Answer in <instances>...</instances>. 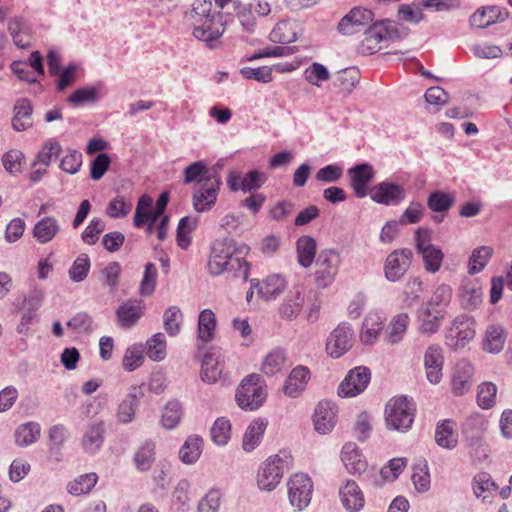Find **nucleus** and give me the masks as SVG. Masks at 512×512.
Segmentation results:
<instances>
[{
    "label": "nucleus",
    "mask_w": 512,
    "mask_h": 512,
    "mask_svg": "<svg viewBox=\"0 0 512 512\" xmlns=\"http://www.w3.org/2000/svg\"><path fill=\"white\" fill-rule=\"evenodd\" d=\"M424 8L441 11L445 8V3L443 0H416L411 4H402L398 8V17L402 21L418 24L423 20Z\"/></svg>",
    "instance_id": "nucleus-15"
},
{
    "label": "nucleus",
    "mask_w": 512,
    "mask_h": 512,
    "mask_svg": "<svg viewBox=\"0 0 512 512\" xmlns=\"http://www.w3.org/2000/svg\"><path fill=\"white\" fill-rule=\"evenodd\" d=\"M415 245L421 255L424 267L428 272H437L442 264L444 254L441 248L432 243L431 232L425 228H418L415 232Z\"/></svg>",
    "instance_id": "nucleus-7"
},
{
    "label": "nucleus",
    "mask_w": 512,
    "mask_h": 512,
    "mask_svg": "<svg viewBox=\"0 0 512 512\" xmlns=\"http://www.w3.org/2000/svg\"><path fill=\"white\" fill-rule=\"evenodd\" d=\"M62 151V146L54 138L48 139L44 142L41 147V150L38 152L35 161L33 162V166L37 164H42L45 167L49 166L53 158H57Z\"/></svg>",
    "instance_id": "nucleus-51"
},
{
    "label": "nucleus",
    "mask_w": 512,
    "mask_h": 512,
    "mask_svg": "<svg viewBox=\"0 0 512 512\" xmlns=\"http://www.w3.org/2000/svg\"><path fill=\"white\" fill-rule=\"evenodd\" d=\"M208 273L219 276L226 271H234L235 276L246 280L250 265L235 253V246L230 239H218L213 242L207 263Z\"/></svg>",
    "instance_id": "nucleus-2"
},
{
    "label": "nucleus",
    "mask_w": 512,
    "mask_h": 512,
    "mask_svg": "<svg viewBox=\"0 0 512 512\" xmlns=\"http://www.w3.org/2000/svg\"><path fill=\"white\" fill-rule=\"evenodd\" d=\"M370 197L376 203L395 206L405 199L406 191L401 185L384 181L371 189Z\"/></svg>",
    "instance_id": "nucleus-16"
},
{
    "label": "nucleus",
    "mask_w": 512,
    "mask_h": 512,
    "mask_svg": "<svg viewBox=\"0 0 512 512\" xmlns=\"http://www.w3.org/2000/svg\"><path fill=\"white\" fill-rule=\"evenodd\" d=\"M202 439L189 436L179 450V458L185 464L195 463L201 455Z\"/></svg>",
    "instance_id": "nucleus-43"
},
{
    "label": "nucleus",
    "mask_w": 512,
    "mask_h": 512,
    "mask_svg": "<svg viewBox=\"0 0 512 512\" xmlns=\"http://www.w3.org/2000/svg\"><path fill=\"white\" fill-rule=\"evenodd\" d=\"M296 248L299 264L304 268L311 266L316 256L315 239L308 235L301 236L297 240Z\"/></svg>",
    "instance_id": "nucleus-40"
},
{
    "label": "nucleus",
    "mask_w": 512,
    "mask_h": 512,
    "mask_svg": "<svg viewBox=\"0 0 512 512\" xmlns=\"http://www.w3.org/2000/svg\"><path fill=\"white\" fill-rule=\"evenodd\" d=\"M144 314L142 301H128L119 306L117 318L123 328L133 327Z\"/></svg>",
    "instance_id": "nucleus-33"
},
{
    "label": "nucleus",
    "mask_w": 512,
    "mask_h": 512,
    "mask_svg": "<svg viewBox=\"0 0 512 512\" xmlns=\"http://www.w3.org/2000/svg\"><path fill=\"white\" fill-rule=\"evenodd\" d=\"M183 314L178 306L168 307L163 314V326L170 337L177 336L181 331Z\"/></svg>",
    "instance_id": "nucleus-44"
},
{
    "label": "nucleus",
    "mask_w": 512,
    "mask_h": 512,
    "mask_svg": "<svg viewBox=\"0 0 512 512\" xmlns=\"http://www.w3.org/2000/svg\"><path fill=\"white\" fill-rule=\"evenodd\" d=\"M33 106L26 98L16 100L13 107L12 128L17 132H22L32 127Z\"/></svg>",
    "instance_id": "nucleus-29"
},
{
    "label": "nucleus",
    "mask_w": 512,
    "mask_h": 512,
    "mask_svg": "<svg viewBox=\"0 0 512 512\" xmlns=\"http://www.w3.org/2000/svg\"><path fill=\"white\" fill-rule=\"evenodd\" d=\"M384 318L377 312H370L364 319L360 340L364 345H373L383 331Z\"/></svg>",
    "instance_id": "nucleus-30"
},
{
    "label": "nucleus",
    "mask_w": 512,
    "mask_h": 512,
    "mask_svg": "<svg viewBox=\"0 0 512 512\" xmlns=\"http://www.w3.org/2000/svg\"><path fill=\"white\" fill-rule=\"evenodd\" d=\"M459 299L466 310L477 309L483 301L482 285L477 279L464 278L460 287Z\"/></svg>",
    "instance_id": "nucleus-21"
},
{
    "label": "nucleus",
    "mask_w": 512,
    "mask_h": 512,
    "mask_svg": "<svg viewBox=\"0 0 512 512\" xmlns=\"http://www.w3.org/2000/svg\"><path fill=\"white\" fill-rule=\"evenodd\" d=\"M41 427L37 422H27L20 425L14 434L15 442L21 447L35 443L40 437Z\"/></svg>",
    "instance_id": "nucleus-41"
},
{
    "label": "nucleus",
    "mask_w": 512,
    "mask_h": 512,
    "mask_svg": "<svg viewBox=\"0 0 512 512\" xmlns=\"http://www.w3.org/2000/svg\"><path fill=\"white\" fill-rule=\"evenodd\" d=\"M385 414L390 429L404 432L410 429L414 422L415 406L406 396H400L387 403Z\"/></svg>",
    "instance_id": "nucleus-4"
},
{
    "label": "nucleus",
    "mask_w": 512,
    "mask_h": 512,
    "mask_svg": "<svg viewBox=\"0 0 512 512\" xmlns=\"http://www.w3.org/2000/svg\"><path fill=\"white\" fill-rule=\"evenodd\" d=\"M266 181V175L258 170H251L244 176L230 175L228 186L232 191L242 190L243 192H252L259 189Z\"/></svg>",
    "instance_id": "nucleus-24"
},
{
    "label": "nucleus",
    "mask_w": 512,
    "mask_h": 512,
    "mask_svg": "<svg viewBox=\"0 0 512 512\" xmlns=\"http://www.w3.org/2000/svg\"><path fill=\"white\" fill-rule=\"evenodd\" d=\"M199 218L185 216L180 219L177 227V244L180 248L186 250L191 244L190 234L196 229Z\"/></svg>",
    "instance_id": "nucleus-42"
},
{
    "label": "nucleus",
    "mask_w": 512,
    "mask_h": 512,
    "mask_svg": "<svg viewBox=\"0 0 512 512\" xmlns=\"http://www.w3.org/2000/svg\"><path fill=\"white\" fill-rule=\"evenodd\" d=\"M399 38L396 25L391 20H381L373 23L364 32L362 40V51L374 54L383 48V44L390 40Z\"/></svg>",
    "instance_id": "nucleus-5"
},
{
    "label": "nucleus",
    "mask_w": 512,
    "mask_h": 512,
    "mask_svg": "<svg viewBox=\"0 0 512 512\" xmlns=\"http://www.w3.org/2000/svg\"><path fill=\"white\" fill-rule=\"evenodd\" d=\"M497 394V387L492 382H485L479 385L477 392V403L482 409H489L494 406Z\"/></svg>",
    "instance_id": "nucleus-64"
},
{
    "label": "nucleus",
    "mask_w": 512,
    "mask_h": 512,
    "mask_svg": "<svg viewBox=\"0 0 512 512\" xmlns=\"http://www.w3.org/2000/svg\"><path fill=\"white\" fill-rule=\"evenodd\" d=\"M411 257L412 251L406 248L390 253L384 267L386 279L391 282L401 279L411 264Z\"/></svg>",
    "instance_id": "nucleus-14"
},
{
    "label": "nucleus",
    "mask_w": 512,
    "mask_h": 512,
    "mask_svg": "<svg viewBox=\"0 0 512 512\" xmlns=\"http://www.w3.org/2000/svg\"><path fill=\"white\" fill-rule=\"evenodd\" d=\"M303 304L304 294L302 290L299 288L291 290L280 307V314L283 318L291 320L297 317L302 310Z\"/></svg>",
    "instance_id": "nucleus-39"
},
{
    "label": "nucleus",
    "mask_w": 512,
    "mask_h": 512,
    "mask_svg": "<svg viewBox=\"0 0 512 512\" xmlns=\"http://www.w3.org/2000/svg\"><path fill=\"white\" fill-rule=\"evenodd\" d=\"M452 289L449 285L438 286L426 307L423 309L424 316H431L433 313H440L451 301Z\"/></svg>",
    "instance_id": "nucleus-35"
},
{
    "label": "nucleus",
    "mask_w": 512,
    "mask_h": 512,
    "mask_svg": "<svg viewBox=\"0 0 512 512\" xmlns=\"http://www.w3.org/2000/svg\"><path fill=\"white\" fill-rule=\"evenodd\" d=\"M98 476L96 473L80 475L67 484V491L73 496L89 493L96 485Z\"/></svg>",
    "instance_id": "nucleus-46"
},
{
    "label": "nucleus",
    "mask_w": 512,
    "mask_h": 512,
    "mask_svg": "<svg viewBox=\"0 0 512 512\" xmlns=\"http://www.w3.org/2000/svg\"><path fill=\"white\" fill-rule=\"evenodd\" d=\"M455 203V198L443 191L432 192L427 199V205L430 210L437 213L447 212Z\"/></svg>",
    "instance_id": "nucleus-54"
},
{
    "label": "nucleus",
    "mask_w": 512,
    "mask_h": 512,
    "mask_svg": "<svg viewBox=\"0 0 512 512\" xmlns=\"http://www.w3.org/2000/svg\"><path fill=\"white\" fill-rule=\"evenodd\" d=\"M250 283L251 287L256 288L258 295L265 301L276 299L286 287L285 279L278 274L267 276L261 282L257 279H252Z\"/></svg>",
    "instance_id": "nucleus-23"
},
{
    "label": "nucleus",
    "mask_w": 512,
    "mask_h": 512,
    "mask_svg": "<svg viewBox=\"0 0 512 512\" xmlns=\"http://www.w3.org/2000/svg\"><path fill=\"white\" fill-rule=\"evenodd\" d=\"M155 460V444L145 441L134 455V463L140 471H148Z\"/></svg>",
    "instance_id": "nucleus-48"
},
{
    "label": "nucleus",
    "mask_w": 512,
    "mask_h": 512,
    "mask_svg": "<svg viewBox=\"0 0 512 512\" xmlns=\"http://www.w3.org/2000/svg\"><path fill=\"white\" fill-rule=\"evenodd\" d=\"M348 174L351 178V187L357 198H364L368 191V184L374 178L373 167L368 163H362L355 165L348 170Z\"/></svg>",
    "instance_id": "nucleus-22"
},
{
    "label": "nucleus",
    "mask_w": 512,
    "mask_h": 512,
    "mask_svg": "<svg viewBox=\"0 0 512 512\" xmlns=\"http://www.w3.org/2000/svg\"><path fill=\"white\" fill-rule=\"evenodd\" d=\"M147 356L156 362L166 357V338L163 333L154 334L146 343Z\"/></svg>",
    "instance_id": "nucleus-55"
},
{
    "label": "nucleus",
    "mask_w": 512,
    "mask_h": 512,
    "mask_svg": "<svg viewBox=\"0 0 512 512\" xmlns=\"http://www.w3.org/2000/svg\"><path fill=\"white\" fill-rule=\"evenodd\" d=\"M60 226L54 217H44L38 221L33 229V236L42 244L50 242L59 232Z\"/></svg>",
    "instance_id": "nucleus-38"
},
{
    "label": "nucleus",
    "mask_w": 512,
    "mask_h": 512,
    "mask_svg": "<svg viewBox=\"0 0 512 512\" xmlns=\"http://www.w3.org/2000/svg\"><path fill=\"white\" fill-rule=\"evenodd\" d=\"M476 321L468 314L455 317L446 334L447 344L454 350L464 348L476 335Z\"/></svg>",
    "instance_id": "nucleus-8"
},
{
    "label": "nucleus",
    "mask_w": 512,
    "mask_h": 512,
    "mask_svg": "<svg viewBox=\"0 0 512 512\" xmlns=\"http://www.w3.org/2000/svg\"><path fill=\"white\" fill-rule=\"evenodd\" d=\"M436 443L446 449H453L457 444V439L454 437L452 422L444 420L437 424L435 430Z\"/></svg>",
    "instance_id": "nucleus-50"
},
{
    "label": "nucleus",
    "mask_w": 512,
    "mask_h": 512,
    "mask_svg": "<svg viewBox=\"0 0 512 512\" xmlns=\"http://www.w3.org/2000/svg\"><path fill=\"white\" fill-rule=\"evenodd\" d=\"M144 362V346L141 343L128 347L124 353L122 365L125 371L132 372Z\"/></svg>",
    "instance_id": "nucleus-52"
},
{
    "label": "nucleus",
    "mask_w": 512,
    "mask_h": 512,
    "mask_svg": "<svg viewBox=\"0 0 512 512\" xmlns=\"http://www.w3.org/2000/svg\"><path fill=\"white\" fill-rule=\"evenodd\" d=\"M267 397L266 387L262 376L250 374L238 386L235 400L243 410L254 411L262 406Z\"/></svg>",
    "instance_id": "nucleus-3"
},
{
    "label": "nucleus",
    "mask_w": 512,
    "mask_h": 512,
    "mask_svg": "<svg viewBox=\"0 0 512 512\" xmlns=\"http://www.w3.org/2000/svg\"><path fill=\"white\" fill-rule=\"evenodd\" d=\"M505 336L500 326L491 325L487 328L483 340V349L490 353H498L503 349Z\"/></svg>",
    "instance_id": "nucleus-47"
},
{
    "label": "nucleus",
    "mask_w": 512,
    "mask_h": 512,
    "mask_svg": "<svg viewBox=\"0 0 512 512\" xmlns=\"http://www.w3.org/2000/svg\"><path fill=\"white\" fill-rule=\"evenodd\" d=\"M444 356L442 348L437 344L427 347L424 353L426 377L432 384H438L442 378Z\"/></svg>",
    "instance_id": "nucleus-17"
},
{
    "label": "nucleus",
    "mask_w": 512,
    "mask_h": 512,
    "mask_svg": "<svg viewBox=\"0 0 512 512\" xmlns=\"http://www.w3.org/2000/svg\"><path fill=\"white\" fill-rule=\"evenodd\" d=\"M313 483L310 477L304 473H297L288 482V496L290 504L302 510L311 501Z\"/></svg>",
    "instance_id": "nucleus-12"
},
{
    "label": "nucleus",
    "mask_w": 512,
    "mask_h": 512,
    "mask_svg": "<svg viewBox=\"0 0 512 512\" xmlns=\"http://www.w3.org/2000/svg\"><path fill=\"white\" fill-rule=\"evenodd\" d=\"M211 439L218 446H225L231 437V422L226 417L217 418L211 429Z\"/></svg>",
    "instance_id": "nucleus-49"
},
{
    "label": "nucleus",
    "mask_w": 512,
    "mask_h": 512,
    "mask_svg": "<svg viewBox=\"0 0 512 512\" xmlns=\"http://www.w3.org/2000/svg\"><path fill=\"white\" fill-rule=\"evenodd\" d=\"M216 175H218L217 172L211 171L207 167V163L200 160L191 163L183 170V183L197 186L201 182L206 181V179L213 178Z\"/></svg>",
    "instance_id": "nucleus-36"
},
{
    "label": "nucleus",
    "mask_w": 512,
    "mask_h": 512,
    "mask_svg": "<svg viewBox=\"0 0 512 512\" xmlns=\"http://www.w3.org/2000/svg\"><path fill=\"white\" fill-rule=\"evenodd\" d=\"M474 368L466 360L459 361L452 374V391L455 395H463L472 387Z\"/></svg>",
    "instance_id": "nucleus-26"
},
{
    "label": "nucleus",
    "mask_w": 512,
    "mask_h": 512,
    "mask_svg": "<svg viewBox=\"0 0 512 512\" xmlns=\"http://www.w3.org/2000/svg\"><path fill=\"white\" fill-rule=\"evenodd\" d=\"M371 379L369 368L358 366L351 369L338 387V394L342 397H354L362 393Z\"/></svg>",
    "instance_id": "nucleus-13"
},
{
    "label": "nucleus",
    "mask_w": 512,
    "mask_h": 512,
    "mask_svg": "<svg viewBox=\"0 0 512 512\" xmlns=\"http://www.w3.org/2000/svg\"><path fill=\"white\" fill-rule=\"evenodd\" d=\"M310 379V371L307 367L299 365L288 375L283 392L290 398H297L306 388Z\"/></svg>",
    "instance_id": "nucleus-27"
},
{
    "label": "nucleus",
    "mask_w": 512,
    "mask_h": 512,
    "mask_svg": "<svg viewBox=\"0 0 512 512\" xmlns=\"http://www.w3.org/2000/svg\"><path fill=\"white\" fill-rule=\"evenodd\" d=\"M313 422L319 433L331 432L337 422L336 406L329 401H320L315 408Z\"/></svg>",
    "instance_id": "nucleus-20"
},
{
    "label": "nucleus",
    "mask_w": 512,
    "mask_h": 512,
    "mask_svg": "<svg viewBox=\"0 0 512 512\" xmlns=\"http://www.w3.org/2000/svg\"><path fill=\"white\" fill-rule=\"evenodd\" d=\"M286 363V354L283 349L276 348L272 350L262 363L264 374L272 376L281 372Z\"/></svg>",
    "instance_id": "nucleus-45"
},
{
    "label": "nucleus",
    "mask_w": 512,
    "mask_h": 512,
    "mask_svg": "<svg viewBox=\"0 0 512 512\" xmlns=\"http://www.w3.org/2000/svg\"><path fill=\"white\" fill-rule=\"evenodd\" d=\"M341 460L351 474H360L367 467L366 460L355 443H346L341 451Z\"/></svg>",
    "instance_id": "nucleus-32"
},
{
    "label": "nucleus",
    "mask_w": 512,
    "mask_h": 512,
    "mask_svg": "<svg viewBox=\"0 0 512 512\" xmlns=\"http://www.w3.org/2000/svg\"><path fill=\"white\" fill-rule=\"evenodd\" d=\"M341 504L348 512H359L364 508L365 497L354 480H347L339 489Z\"/></svg>",
    "instance_id": "nucleus-19"
},
{
    "label": "nucleus",
    "mask_w": 512,
    "mask_h": 512,
    "mask_svg": "<svg viewBox=\"0 0 512 512\" xmlns=\"http://www.w3.org/2000/svg\"><path fill=\"white\" fill-rule=\"evenodd\" d=\"M496 484L492 480V477L487 472H480L473 478V491L477 498L482 497L483 500L488 498V495L492 491L496 490Z\"/></svg>",
    "instance_id": "nucleus-57"
},
{
    "label": "nucleus",
    "mask_w": 512,
    "mask_h": 512,
    "mask_svg": "<svg viewBox=\"0 0 512 512\" xmlns=\"http://www.w3.org/2000/svg\"><path fill=\"white\" fill-rule=\"evenodd\" d=\"M223 371V361L220 351L211 347L204 355L201 364L200 376L202 381L212 384L217 382Z\"/></svg>",
    "instance_id": "nucleus-18"
},
{
    "label": "nucleus",
    "mask_w": 512,
    "mask_h": 512,
    "mask_svg": "<svg viewBox=\"0 0 512 512\" xmlns=\"http://www.w3.org/2000/svg\"><path fill=\"white\" fill-rule=\"evenodd\" d=\"M90 259L87 254H80L70 267L68 274L73 282H82L88 276Z\"/></svg>",
    "instance_id": "nucleus-60"
},
{
    "label": "nucleus",
    "mask_w": 512,
    "mask_h": 512,
    "mask_svg": "<svg viewBox=\"0 0 512 512\" xmlns=\"http://www.w3.org/2000/svg\"><path fill=\"white\" fill-rule=\"evenodd\" d=\"M341 258L339 253L333 249L322 250L316 258L315 280L318 287L330 286L339 269Z\"/></svg>",
    "instance_id": "nucleus-9"
},
{
    "label": "nucleus",
    "mask_w": 512,
    "mask_h": 512,
    "mask_svg": "<svg viewBox=\"0 0 512 512\" xmlns=\"http://www.w3.org/2000/svg\"><path fill=\"white\" fill-rule=\"evenodd\" d=\"M138 406L137 396L133 393H129L119 404L117 410L118 421L123 424L132 422L135 416V412Z\"/></svg>",
    "instance_id": "nucleus-58"
},
{
    "label": "nucleus",
    "mask_w": 512,
    "mask_h": 512,
    "mask_svg": "<svg viewBox=\"0 0 512 512\" xmlns=\"http://www.w3.org/2000/svg\"><path fill=\"white\" fill-rule=\"evenodd\" d=\"M269 39L274 43L288 44L297 40L292 23L279 22L269 34Z\"/></svg>",
    "instance_id": "nucleus-53"
},
{
    "label": "nucleus",
    "mask_w": 512,
    "mask_h": 512,
    "mask_svg": "<svg viewBox=\"0 0 512 512\" xmlns=\"http://www.w3.org/2000/svg\"><path fill=\"white\" fill-rule=\"evenodd\" d=\"M290 457L288 455L270 456L259 468L257 484L261 490L272 491L280 483L285 470L289 468Z\"/></svg>",
    "instance_id": "nucleus-6"
},
{
    "label": "nucleus",
    "mask_w": 512,
    "mask_h": 512,
    "mask_svg": "<svg viewBox=\"0 0 512 512\" xmlns=\"http://www.w3.org/2000/svg\"><path fill=\"white\" fill-rule=\"evenodd\" d=\"M410 317L407 313H399L391 318L386 327L384 341L389 345L400 343L408 329Z\"/></svg>",
    "instance_id": "nucleus-31"
},
{
    "label": "nucleus",
    "mask_w": 512,
    "mask_h": 512,
    "mask_svg": "<svg viewBox=\"0 0 512 512\" xmlns=\"http://www.w3.org/2000/svg\"><path fill=\"white\" fill-rule=\"evenodd\" d=\"M509 13L505 8L489 6L477 9L470 17V24L477 28H486L494 23L503 22Z\"/></svg>",
    "instance_id": "nucleus-25"
},
{
    "label": "nucleus",
    "mask_w": 512,
    "mask_h": 512,
    "mask_svg": "<svg viewBox=\"0 0 512 512\" xmlns=\"http://www.w3.org/2000/svg\"><path fill=\"white\" fill-rule=\"evenodd\" d=\"M190 18L194 26L193 35L203 41L210 49L216 48L225 31L223 16L212 12L210 0H195L192 4Z\"/></svg>",
    "instance_id": "nucleus-1"
},
{
    "label": "nucleus",
    "mask_w": 512,
    "mask_h": 512,
    "mask_svg": "<svg viewBox=\"0 0 512 512\" xmlns=\"http://www.w3.org/2000/svg\"><path fill=\"white\" fill-rule=\"evenodd\" d=\"M217 320L211 309H204L199 313L197 325V338L202 343L211 342L215 337Z\"/></svg>",
    "instance_id": "nucleus-34"
},
{
    "label": "nucleus",
    "mask_w": 512,
    "mask_h": 512,
    "mask_svg": "<svg viewBox=\"0 0 512 512\" xmlns=\"http://www.w3.org/2000/svg\"><path fill=\"white\" fill-rule=\"evenodd\" d=\"M354 343V330L347 322L340 323L333 329L326 340V353L334 359H338L347 353Z\"/></svg>",
    "instance_id": "nucleus-11"
},
{
    "label": "nucleus",
    "mask_w": 512,
    "mask_h": 512,
    "mask_svg": "<svg viewBox=\"0 0 512 512\" xmlns=\"http://www.w3.org/2000/svg\"><path fill=\"white\" fill-rule=\"evenodd\" d=\"M305 79L312 85L320 87L322 82L328 81L330 73L326 66L321 63L313 62L304 71Z\"/></svg>",
    "instance_id": "nucleus-62"
},
{
    "label": "nucleus",
    "mask_w": 512,
    "mask_h": 512,
    "mask_svg": "<svg viewBox=\"0 0 512 512\" xmlns=\"http://www.w3.org/2000/svg\"><path fill=\"white\" fill-rule=\"evenodd\" d=\"M132 207L133 204L130 200H126L124 196L118 195L109 202L107 214L114 219L123 218L130 213Z\"/></svg>",
    "instance_id": "nucleus-63"
},
{
    "label": "nucleus",
    "mask_w": 512,
    "mask_h": 512,
    "mask_svg": "<svg viewBox=\"0 0 512 512\" xmlns=\"http://www.w3.org/2000/svg\"><path fill=\"white\" fill-rule=\"evenodd\" d=\"M492 248L488 246H482L475 249L469 258L468 272L473 275L480 272L488 263L492 256Z\"/></svg>",
    "instance_id": "nucleus-56"
},
{
    "label": "nucleus",
    "mask_w": 512,
    "mask_h": 512,
    "mask_svg": "<svg viewBox=\"0 0 512 512\" xmlns=\"http://www.w3.org/2000/svg\"><path fill=\"white\" fill-rule=\"evenodd\" d=\"M105 426L102 421L89 424L83 433L81 446L83 450L91 455L96 454L103 445Z\"/></svg>",
    "instance_id": "nucleus-28"
},
{
    "label": "nucleus",
    "mask_w": 512,
    "mask_h": 512,
    "mask_svg": "<svg viewBox=\"0 0 512 512\" xmlns=\"http://www.w3.org/2000/svg\"><path fill=\"white\" fill-rule=\"evenodd\" d=\"M412 481L415 489L420 493H424L430 489V474L426 461L414 466Z\"/></svg>",
    "instance_id": "nucleus-61"
},
{
    "label": "nucleus",
    "mask_w": 512,
    "mask_h": 512,
    "mask_svg": "<svg viewBox=\"0 0 512 512\" xmlns=\"http://www.w3.org/2000/svg\"><path fill=\"white\" fill-rule=\"evenodd\" d=\"M182 406L177 400L169 401L162 413V424L167 429L175 428L182 417Z\"/></svg>",
    "instance_id": "nucleus-59"
},
{
    "label": "nucleus",
    "mask_w": 512,
    "mask_h": 512,
    "mask_svg": "<svg viewBox=\"0 0 512 512\" xmlns=\"http://www.w3.org/2000/svg\"><path fill=\"white\" fill-rule=\"evenodd\" d=\"M266 427L267 422L264 419H257L249 424L242 441V447L246 452L253 451L260 444Z\"/></svg>",
    "instance_id": "nucleus-37"
},
{
    "label": "nucleus",
    "mask_w": 512,
    "mask_h": 512,
    "mask_svg": "<svg viewBox=\"0 0 512 512\" xmlns=\"http://www.w3.org/2000/svg\"><path fill=\"white\" fill-rule=\"evenodd\" d=\"M221 184L220 176L216 175L193 186L192 205L194 210L201 213L212 209L217 201Z\"/></svg>",
    "instance_id": "nucleus-10"
}]
</instances>
